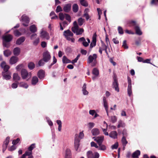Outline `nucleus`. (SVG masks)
Listing matches in <instances>:
<instances>
[{"label":"nucleus","mask_w":158,"mask_h":158,"mask_svg":"<svg viewBox=\"0 0 158 158\" xmlns=\"http://www.w3.org/2000/svg\"><path fill=\"white\" fill-rule=\"evenodd\" d=\"M21 75L23 79H25L27 78L30 79L31 76V73L30 72L28 73L27 70L24 69H22L21 71Z\"/></svg>","instance_id":"obj_1"},{"label":"nucleus","mask_w":158,"mask_h":158,"mask_svg":"<svg viewBox=\"0 0 158 158\" xmlns=\"http://www.w3.org/2000/svg\"><path fill=\"white\" fill-rule=\"evenodd\" d=\"M96 34L95 33L93 36L92 40L90 44L89 49V52H91L92 50V48L96 45Z\"/></svg>","instance_id":"obj_2"},{"label":"nucleus","mask_w":158,"mask_h":158,"mask_svg":"<svg viewBox=\"0 0 158 158\" xmlns=\"http://www.w3.org/2000/svg\"><path fill=\"white\" fill-rule=\"evenodd\" d=\"M86 155L88 158H99L100 156L98 152H95L93 153L91 151H88Z\"/></svg>","instance_id":"obj_3"},{"label":"nucleus","mask_w":158,"mask_h":158,"mask_svg":"<svg viewBox=\"0 0 158 158\" xmlns=\"http://www.w3.org/2000/svg\"><path fill=\"white\" fill-rule=\"evenodd\" d=\"M51 58V56L50 53L46 51L44 52L43 54V59L45 62H47L50 60Z\"/></svg>","instance_id":"obj_4"},{"label":"nucleus","mask_w":158,"mask_h":158,"mask_svg":"<svg viewBox=\"0 0 158 158\" xmlns=\"http://www.w3.org/2000/svg\"><path fill=\"white\" fill-rule=\"evenodd\" d=\"M104 137L103 136L93 137V139H94V140L96 141L98 145H100L101 144H102L104 140Z\"/></svg>","instance_id":"obj_5"},{"label":"nucleus","mask_w":158,"mask_h":158,"mask_svg":"<svg viewBox=\"0 0 158 158\" xmlns=\"http://www.w3.org/2000/svg\"><path fill=\"white\" fill-rule=\"evenodd\" d=\"M114 81L113 83V88L115 89V91L118 92H119V88L118 87V84L116 77H114L113 78Z\"/></svg>","instance_id":"obj_6"},{"label":"nucleus","mask_w":158,"mask_h":158,"mask_svg":"<svg viewBox=\"0 0 158 158\" xmlns=\"http://www.w3.org/2000/svg\"><path fill=\"white\" fill-rule=\"evenodd\" d=\"M80 139L77 137V134H76L75 135L74 140V147L76 151H77L78 147L80 145Z\"/></svg>","instance_id":"obj_7"},{"label":"nucleus","mask_w":158,"mask_h":158,"mask_svg":"<svg viewBox=\"0 0 158 158\" xmlns=\"http://www.w3.org/2000/svg\"><path fill=\"white\" fill-rule=\"evenodd\" d=\"M22 20L23 22H25V23H23V25L25 27H27L29 22V19L28 17L25 15L22 16Z\"/></svg>","instance_id":"obj_8"},{"label":"nucleus","mask_w":158,"mask_h":158,"mask_svg":"<svg viewBox=\"0 0 158 158\" xmlns=\"http://www.w3.org/2000/svg\"><path fill=\"white\" fill-rule=\"evenodd\" d=\"M10 138L9 137H7L5 141L3 142V144L2 145V152H4L5 151L7 148V146L9 142Z\"/></svg>","instance_id":"obj_9"},{"label":"nucleus","mask_w":158,"mask_h":158,"mask_svg":"<svg viewBox=\"0 0 158 158\" xmlns=\"http://www.w3.org/2000/svg\"><path fill=\"white\" fill-rule=\"evenodd\" d=\"M2 39L3 41L6 42H9L11 41L13 39V36L10 34H8L3 36Z\"/></svg>","instance_id":"obj_10"},{"label":"nucleus","mask_w":158,"mask_h":158,"mask_svg":"<svg viewBox=\"0 0 158 158\" xmlns=\"http://www.w3.org/2000/svg\"><path fill=\"white\" fill-rule=\"evenodd\" d=\"M2 75L3 79L8 80L11 78V73L10 72H2Z\"/></svg>","instance_id":"obj_11"},{"label":"nucleus","mask_w":158,"mask_h":158,"mask_svg":"<svg viewBox=\"0 0 158 158\" xmlns=\"http://www.w3.org/2000/svg\"><path fill=\"white\" fill-rule=\"evenodd\" d=\"M19 60V58L16 56H13L10 59L9 63L10 64H13L16 63Z\"/></svg>","instance_id":"obj_12"},{"label":"nucleus","mask_w":158,"mask_h":158,"mask_svg":"<svg viewBox=\"0 0 158 158\" xmlns=\"http://www.w3.org/2000/svg\"><path fill=\"white\" fill-rule=\"evenodd\" d=\"M45 71L42 69H40L38 72L37 76L40 79H43L45 77Z\"/></svg>","instance_id":"obj_13"},{"label":"nucleus","mask_w":158,"mask_h":158,"mask_svg":"<svg viewBox=\"0 0 158 158\" xmlns=\"http://www.w3.org/2000/svg\"><path fill=\"white\" fill-rule=\"evenodd\" d=\"M97 58V55L96 54H94L92 56L90 55L88 59V62L89 63H92L94 60H95Z\"/></svg>","instance_id":"obj_14"},{"label":"nucleus","mask_w":158,"mask_h":158,"mask_svg":"<svg viewBox=\"0 0 158 158\" xmlns=\"http://www.w3.org/2000/svg\"><path fill=\"white\" fill-rule=\"evenodd\" d=\"M71 8V4L69 3L65 5L63 7L64 11L66 13L69 12Z\"/></svg>","instance_id":"obj_15"},{"label":"nucleus","mask_w":158,"mask_h":158,"mask_svg":"<svg viewBox=\"0 0 158 158\" xmlns=\"http://www.w3.org/2000/svg\"><path fill=\"white\" fill-rule=\"evenodd\" d=\"M89 11V10L88 8L85 9L84 11L83 17L85 18L87 21H88L90 18V16L88 13Z\"/></svg>","instance_id":"obj_16"},{"label":"nucleus","mask_w":158,"mask_h":158,"mask_svg":"<svg viewBox=\"0 0 158 158\" xmlns=\"http://www.w3.org/2000/svg\"><path fill=\"white\" fill-rule=\"evenodd\" d=\"M127 24L128 26L130 27H134V28L135 26H137L138 25L137 24L136 22L133 20H129L127 21Z\"/></svg>","instance_id":"obj_17"},{"label":"nucleus","mask_w":158,"mask_h":158,"mask_svg":"<svg viewBox=\"0 0 158 158\" xmlns=\"http://www.w3.org/2000/svg\"><path fill=\"white\" fill-rule=\"evenodd\" d=\"M25 39V37L24 36H22L20 37L16 41V44L19 45H20L24 41Z\"/></svg>","instance_id":"obj_18"},{"label":"nucleus","mask_w":158,"mask_h":158,"mask_svg":"<svg viewBox=\"0 0 158 158\" xmlns=\"http://www.w3.org/2000/svg\"><path fill=\"white\" fill-rule=\"evenodd\" d=\"M118 134L116 131H111L109 134V136L111 138L115 139L117 138Z\"/></svg>","instance_id":"obj_19"},{"label":"nucleus","mask_w":158,"mask_h":158,"mask_svg":"<svg viewBox=\"0 0 158 158\" xmlns=\"http://www.w3.org/2000/svg\"><path fill=\"white\" fill-rule=\"evenodd\" d=\"M41 37L44 38H46L47 40L49 39L48 34L45 31H42L41 33Z\"/></svg>","instance_id":"obj_20"},{"label":"nucleus","mask_w":158,"mask_h":158,"mask_svg":"<svg viewBox=\"0 0 158 158\" xmlns=\"http://www.w3.org/2000/svg\"><path fill=\"white\" fill-rule=\"evenodd\" d=\"M63 35L65 37H67L68 36H73V34L69 30L65 31L64 32Z\"/></svg>","instance_id":"obj_21"},{"label":"nucleus","mask_w":158,"mask_h":158,"mask_svg":"<svg viewBox=\"0 0 158 158\" xmlns=\"http://www.w3.org/2000/svg\"><path fill=\"white\" fill-rule=\"evenodd\" d=\"M91 133L93 135L96 136L99 134L100 131L98 128H94L92 130Z\"/></svg>","instance_id":"obj_22"},{"label":"nucleus","mask_w":158,"mask_h":158,"mask_svg":"<svg viewBox=\"0 0 158 158\" xmlns=\"http://www.w3.org/2000/svg\"><path fill=\"white\" fill-rule=\"evenodd\" d=\"M65 158H71V151L69 148H67L66 150Z\"/></svg>","instance_id":"obj_23"},{"label":"nucleus","mask_w":158,"mask_h":158,"mask_svg":"<svg viewBox=\"0 0 158 158\" xmlns=\"http://www.w3.org/2000/svg\"><path fill=\"white\" fill-rule=\"evenodd\" d=\"M20 52V49L19 48L16 47L13 50V53L15 56H18Z\"/></svg>","instance_id":"obj_24"},{"label":"nucleus","mask_w":158,"mask_h":158,"mask_svg":"<svg viewBox=\"0 0 158 158\" xmlns=\"http://www.w3.org/2000/svg\"><path fill=\"white\" fill-rule=\"evenodd\" d=\"M29 29L30 31L33 33L37 31V28L35 24H33L30 26Z\"/></svg>","instance_id":"obj_25"},{"label":"nucleus","mask_w":158,"mask_h":158,"mask_svg":"<svg viewBox=\"0 0 158 158\" xmlns=\"http://www.w3.org/2000/svg\"><path fill=\"white\" fill-rule=\"evenodd\" d=\"M13 79L15 81H18L20 80V77L17 73H14L13 74Z\"/></svg>","instance_id":"obj_26"},{"label":"nucleus","mask_w":158,"mask_h":158,"mask_svg":"<svg viewBox=\"0 0 158 158\" xmlns=\"http://www.w3.org/2000/svg\"><path fill=\"white\" fill-rule=\"evenodd\" d=\"M140 154V152L139 150H137L133 152L132 155L133 158H138V156Z\"/></svg>","instance_id":"obj_27"},{"label":"nucleus","mask_w":158,"mask_h":158,"mask_svg":"<svg viewBox=\"0 0 158 158\" xmlns=\"http://www.w3.org/2000/svg\"><path fill=\"white\" fill-rule=\"evenodd\" d=\"M38 82V79L37 77L34 76L33 77L31 80V84L35 85Z\"/></svg>","instance_id":"obj_28"},{"label":"nucleus","mask_w":158,"mask_h":158,"mask_svg":"<svg viewBox=\"0 0 158 158\" xmlns=\"http://www.w3.org/2000/svg\"><path fill=\"white\" fill-rule=\"evenodd\" d=\"M121 141L123 144V149L124 150L126 144L128 142L127 140L126 137L123 136L122 137Z\"/></svg>","instance_id":"obj_29"},{"label":"nucleus","mask_w":158,"mask_h":158,"mask_svg":"<svg viewBox=\"0 0 158 158\" xmlns=\"http://www.w3.org/2000/svg\"><path fill=\"white\" fill-rule=\"evenodd\" d=\"M134 29L136 33L137 34L139 35H141L142 34V33L138 25L137 26H135Z\"/></svg>","instance_id":"obj_30"},{"label":"nucleus","mask_w":158,"mask_h":158,"mask_svg":"<svg viewBox=\"0 0 158 158\" xmlns=\"http://www.w3.org/2000/svg\"><path fill=\"white\" fill-rule=\"evenodd\" d=\"M62 62L64 64L69 63H71L70 60H69L65 56H63L62 58Z\"/></svg>","instance_id":"obj_31"},{"label":"nucleus","mask_w":158,"mask_h":158,"mask_svg":"<svg viewBox=\"0 0 158 158\" xmlns=\"http://www.w3.org/2000/svg\"><path fill=\"white\" fill-rule=\"evenodd\" d=\"M86 85L85 83L83 85L82 88V91H83V94L85 95H87L88 94V92L86 90Z\"/></svg>","instance_id":"obj_32"},{"label":"nucleus","mask_w":158,"mask_h":158,"mask_svg":"<svg viewBox=\"0 0 158 158\" xmlns=\"http://www.w3.org/2000/svg\"><path fill=\"white\" fill-rule=\"evenodd\" d=\"M11 54V52L9 50L7 49L5 50L3 52V54L5 56L8 57Z\"/></svg>","instance_id":"obj_33"},{"label":"nucleus","mask_w":158,"mask_h":158,"mask_svg":"<svg viewBox=\"0 0 158 158\" xmlns=\"http://www.w3.org/2000/svg\"><path fill=\"white\" fill-rule=\"evenodd\" d=\"M78 6L77 4H74L73 6V10L76 13L78 11Z\"/></svg>","instance_id":"obj_34"},{"label":"nucleus","mask_w":158,"mask_h":158,"mask_svg":"<svg viewBox=\"0 0 158 158\" xmlns=\"http://www.w3.org/2000/svg\"><path fill=\"white\" fill-rule=\"evenodd\" d=\"M53 61L51 63V64L48 66V68L49 69H50L51 68L52 66L56 64L57 62V59L56 58L55 56H54L53 57Z\"/></svg>","instance_id":"obj_35"},{"label":"nucleus","mask_w":158,"mask_h":158,"mask_svg":"<svg viewBox=\"0 0 158 158\" xmlns=\"http://www.w3.org/2000/svg\"><path fill=\"white\" fill-rule=\"evenodd\" d=\"M127 94L129 96H131L132 94V86H128Z\"/></svg>","instance_id":"obj_36"},{"label":"nucleus","mask_w":158,"mask_h":158,"mask_svg":"<svg viewBox=\"0 0 158 158\" xmlns=\"http://www.w3.org/2000/svg\"><path fill=\"white\" fill-rule=\"evenodd\" d=\"M85 22L84 19L81 18H79L78 19V23L79 25L80 26H82Z\"/></svg>","instance_id":"obj_37"},{"label":"nucleus","mask_w":158,"mask_h":158,"mask_svg":"<svg viewBox=\"0 0 158 158\" xmlns=\"http://www.w3.org/2000/svg\"><path fill=\"white\" fill-rule=\"evenodd\" d=\"M28 67L29 69L32 70L35 68V64L33 62H31L28 64Z\"/></svg>","instance_id":"obj_38"},{"label":"nucleus","mask_w":158,"mask_h":158,"mask_svg":"<svg viewBox=\"0 0 158 158\" xmlns=\"http://www.w3.org/2000/svg\"><path fill=\"white\" fill-rule=\"evenodd\" d=\"M118 124L117 126L118 128L120 127H124L125 126V123L121 120H119L118 122Z\"/></svg>","instance_id":"obj_39"},{"label":"nucleus","mask_w":158,"mask_h":158,"mask_svg":"<svg viewBox=\"0 0 158 158\" xmlns=\"http://www.w3.org/2000/svg\"><path fill=\"white\" fill-rule=\"evenodd\" d=\"M103 101L104 103V106L105 110H106L108 109V105L107 103L106 98L105 97H103Z\"/></svg>","instance_id":"obj_40"},{"label":"nucleus","mask_w":158,"mask_h":158,"mask_svg":"<svg viewBox=\"0 0 158 158\" xmlns=\"http://www.w3.org/2000/svg\"><path fill=\"white\" fill-rule=\"evenodd\" d=\"M19 85L20 87H22L25 88H27L28 87L27 84L23 82H21L19 83Z\"/></svg>","instance_id":"obj_41"},{"label":"nucleus","mask_w":158,"mask_h":158,"mask_svg":"<svg viewBox=\"0 0 158 158\" xmlns=\"http://www.w3.org/2000/svg\"><path fill=\"white\" fill-rule=\"evenodd\" d=\"M50 16L51 17V19H54L57 18V16L55 14V12L53 11H52L50 14Z\"/></svg>","instance_id":"obj_42"},{"label":"nucleus","mask_w":158,"mask_h":158,"mask_svg":"<svg viewBox=\"0 0 158 158\" xmlns=\"http://www.w3.org/2000/svg\"><path fill=\"white\" fill-rule=\"evenodd\" d=\"M99 145V148H98V150L105 151L106 149V146L102 144L100 145Z\"/></svg>","instance_id":"obj_43"},{"label":"nucleus","mask_w":158,"mask_h":158,"mask_svg":"<svg viewBox=\"0 0 158 158\" xmlns=\"http://www.w3.org/2000/svg\"><path fill=\"white\" fill-rule=\"evenodd\" d=\"M108 46L107 45H106L103 42H102V46L100 48H101L102 50L104 51L107 49Z\"/></svg>","instance_id":"obj_44"},{"label":"nucleus","mask_w":158,"mask_h":158,"mask_svg":"<svg viewBox=\"0 0 158 158\" xmlns=\"http://www.w3.org/2000/svg\"><path fill=\"white\" fill-rule=\"evenodd\" d=\"M56 123L58 125V130L59 131H60L61 130V122L60 120H57L56 121Z\"/></svg>","instance_id":"obj_45"},{"label":"nucleus","mask_w":158,"mask_h":158,"mask_svg":"<svg viewBox=\"0 0 158 158\" xmlns=\"http://www.w3.org/2000/svg\"><path fill=\"white\" fill-rule=\"evenodd\" d=\"M64 15L66 19L69 22H70L71 21V17L70 15L67 14H64Z\"/></svg>","instance_id":"obj_46"},{"label":"nucleus","mask_w":158,"mask_h":158,"mask_svg":"<svg viewBox=\"0 0 158 158\" xmlns=\"http://www.w3.org/2000/svg\"><path fill=\"white\" fill-rule=\"evenodd\" d=\"M118 32L120 35H123L124 33L123 28L120 26H118Z\"/></svg>","instance_id":"obj_47"},{"label":"nucleus","mask_w":158,"mask_h":158,"mask_svg":"<svg viewBox=\"0 0 158 158\" xmlns=\"http://www.w3.org/2000/svg\"><path fill=\"white\" fill-rule=\"evenodd\" d=\"M92 73L93 74L97 76L99 74L98 70L96 68H94L93 69Z\"/></svg>","instance_id":"obj_48"},{"label":"nucleus","mask_w":158,"mask_h":158,"mask_svg":"<svg viewBox=\"0 0 158 158\" xmlns=\"http://www.w3.org/2000/svg\"><path fill=\"white\" fill-rule=\"evenodd\" d=\"M14 34L16 36H19L22 35L21 33L17 30L14 31Z\"/></svg>","instance_id":"obj_49"},{"label":"nucleus","mask_w":158,"mask_h":158,"mask_svg":"<svg viewBox=\"0 0 158 158\" xmlns=\"http://www.w3.org/2000/svg\"><path fill=\"white\" fill-rule=\"evenodd\" d=\"M19 82L18 81H15L12 84L11 87L13 89H15L17 87Z\"/></svg>","instance_id":"obj_50"},{"label":"nucleus","mask_w":158,"mask_h":158,"mask_svg":"<svg viewBox=\"0 0 158 158\" xmlns=\"http://www.w3.org/2000/svg\"><path fill=\"white\" fill-rule=\"evenodd\" d=\"M10 68V67L8 65H6V66H4V67L3 68H2L3 69V71L2 72H4L5 73L7 72H10V71H8L9 69Z\"/></svg>","instance_id":"obj_51"},{"label":"nucleus","mask_w":158,"mask_h":158,"mask_svg":"<svg viewBox=\"0 0 158 158\" xmlns=\"http://www.w3.org/2000/svg\"><path fill=\"white\" fill-rule=\"evenodd\" d=\"M20 139L19 138H17L16 139H14L13 140L12 143L14 145L17 144L20 141Z\"/></svg>","instance_id":"obj_52"},{"label":"nucleus","mask_w":158,"mask_h":158,"mask_svg":"<svg viewBox=\"0 0 158 158\" xmlns=\"http://www.w3.org/2000/svg\"><path fill=\"white\" fill-rule=\"evenodd\" d=\"M35 143L32 144L28 148V149L29 151H32V150L35 147Z\"/></svg>","instance_id":"obj_53"},{"label":"nucleus","mask_w":158,"mask_h":158,"mask_svg":"<svg viewBox=\"0 0 158 158\" xmlns=\"http://www.w3.org/2000/svg\"><path fill=\"white\" fill-rule=\"evenodd\" d=\"M78 27H72V30L74 33L76 34L78 30Z\"/></svg>","instance_id":"obj_54"},{"label":"nucleus","mask_w":158,"mask_h":158,"mask_svg":"<svg viewBox=\"0 0 158 158\" xmlns=\"http://www.w3.org/2000/svg\"><path fill=\"white\" fill-rule=\"evenodd\" d=\"M122 47L125 49H127L128 48V46L127 44V41L126 40H124L123 42V44Z\"/></svg>","instance_id":"obj_55"},{"label":"nucleus","mask_w":158,"mask_h":158,"mask_svg":"<svg viewBox=\"0 0 158 158\" xmlns=\"http://www.w3.org/2000/svg\"><path fill=\"white\" fill-rule=\"evenodd\" d=\"M59 16L60 20H63L65 17L64 14H63L62 13H60L59 14Z\"/></svg>","instance_id":"obj_56"},{"label":"nucleus","mask_w":158,"mask_h":158,"mask_svg":"<svg viewBox=\"0 0 158 158\" xmlns=\"http://www.w3.org/2000/svg\"><path fill=\"white\" fill-rule=\"evenodd\" d=\"M84 30L83 28L78 29V30L76 33V35H79L81 34L84 32Z\"/></svg>","instance_id":"obj_57"},{"label":"nucleus","mask_w":158,"mask_h":158,"mask_svg":"<svg viewBox=\"0 0 158 158\" xmlns=\"http://www.w3.org/2000/svg\"><path fill=\"white\" fill-rule=\"evenodd\" d=\"M38 64L39 66H42L44 65V60L43 59L40 60L39 61L38 63Z\"/></svg>","instance_id":"obj_58"},{"label":"nucleus","mask_w":158,"mask_h":158,"mask_svg":"<svg viewBox=\"0 0 158 158\" xmlns=\"http://www.w3.org/2000/svg\"><path fill=\"white\" fill-rule=\"evenodd\" d=\"M118 147V142L115 143L114 145L111 146V148L112 149H116Z\"/></svg>","instance_id":"obj_59"},{"label":"nucleus","mask_w":158,"mask_h":158,"mask_svg":"<svg viewBox=\"0 0 158 158\" xmlns=\"http://www.w3.org/2000/svg\"><path fill=\"white\" fill-rule=\"evenodd\" d=\"M81 4L83 6L86 7L88 6V3L87 2L85 1H83L80 2Z\"/></svg>","instance_id":"obj_60"},{"label":"nucleus","mask_w":158,"mask_h":158,"mask_svg":"<svg viewBox=\"0 0 158 158\" xmlns=\"http://www.w3.org/2000/svg\"><path fill=\"white\" fill-rule=\"evenodd\" d=\"M111 120L113 123H114L117 121V118L116 116H112L111 117Z\"/></svg>","instance_id":"obj_61"},{"label":"nucleus","mask_w":158,"mask_h":158,"mask_svg":"<svg viewBox=\"0 0 158 158\" xmlns=\"http://www.w3.org/2000/svg\"><path fill=\"white\" fill-rule=\"evenodd\" d=\"M88 124L89 128L90 129L94 127L95 125V124L94 123L91 122L89 123Z\"/></svg>","instance_id":"obj_62"},{"label":"nucleus","mask_w":158,"mask_h":158,"mask_svg":"<svg viewBox=\"0 0 158 158\" xmlns=\"http://www.w3.org/2000/svg\"><path fill=\"white\" fill-rule=\"evenodd\" d=\"M80 56V55H77V57L74 60H72V61L71 62V63H72L73 64H74L75 63H76Z\"/></svg>","instance_id":"obj_63"},{"label":"nucleus","mask_w":158,"mask_h":158,"mask_svg":"<svg viewBox=\"0 0 158 158\" xmlns=\"http://www.w3.org/2000/svg\"><path fill=\"white\" fill-rule=\"evenodd\" d=\"M62 11V9L61 7L60 6H58L56 10V12L57 13L59 12Z\"/></svg>","instance_id":"obj_64"}]
</instances>
